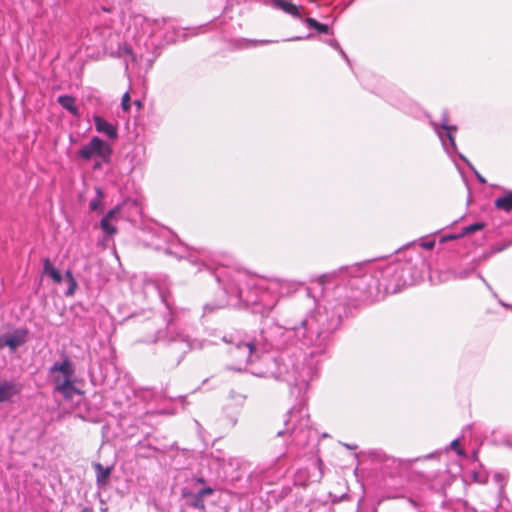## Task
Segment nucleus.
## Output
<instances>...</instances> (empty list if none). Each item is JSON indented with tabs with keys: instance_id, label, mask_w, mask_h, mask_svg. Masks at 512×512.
I'll list each match as a JSON object with an SVG mask.
<instances>
[{
	"instance_id": "nucleus-1",
	"label": "nucleus",
	"mask_w": 512,
	"mask_h": 512,
	"mask_svg": "<svg viewBox=\"0 0 512 512\" xmlns=\"http://www.w3.org/2000/svg\"><path fill=\"white\" fill-rule=\"evenodd\" d=\"M111 154L110 146L99 137H93L88 144L78 151V156L86 161H89L94 156H98L103 161L108 162Z\"/></svg>"
},
{
	"instance_id": "nucleus-2",
	"label": "nucleus",
	"mask_w": 512,
	"mask_h": 512,
	"mask_svg": "<svg viewBox=\"0 0 512 512\" xmlns=\"http://www.w3.org/2000/svg\"><path fill=\"white\" fill-rule=\"evenodd\" d=\"M22 390V386L19 383L13 381H1L0 382V403L9 401L12 397L19 394Z\"/></svg>"
},
{
	"instance_id": "nucleus-3",
	"label": "nucleus",
	"mask_w": 512,
	"mask_h": 512,
	"mask_svg": "<svg viewBox=\"0 0 512 512\" xmlns=\"http://www.w3.org/2000/svg\"><path fill=\"white\" fill-rule=\"evenodd\" d=\"M93 121L95 124V128L98 132L106 134L109 138L117 137V129L115 126L107 122L104 118L100 116H94Z\"/></svg>"
},
{
	"instance_id": "nucleus-4",
	"label": "nucleus",
	"mask_w": 512,
	"mask_h": 512,
	"mask_svg": "<svg viewBox=\"0 0 512 512\" xmlns=\"http://www.w3.org/2000/svg\"><path fill=\"white\" fill-rule=\"evenodd\" d=\"M26 338V330H16L12 334H7V347L11 351H15L19 346L23 345L26 342Z\"/></svg>"
},
{
	"instance_id": "nucleus-5",
	"label": "nucleus",
	"mask_w": 512,
	"mask_h": 512,
	"mask_svg": "<svg viewBox=\"0 0 512 512\" xmlns=\"http://www.w3.org/2000/svg\"><path fill=\"white\" fill-rule=\"evenodd\" d=\"M275 6L285 13L297 18H301L302 11H304L302 6H297L288 0H275Z\"/></svg>"
},
{
	"instance_id": "nucleus-6",
	"label": "nucleus",
	"mask_w": 512,
	"mask_h": 512,
	"mask_svg": "<svg viewBox=\"0 0 512 512\" xmlns=\"http://www.w3.org/2000/svg\"><path fill=\"white\" fill-rule=\"evenodd\" d=\"M119 213V207H115L114 209L110 210L107 215L101 220L100 226L102 230L109 236L114 235L117 232V228L112 225V220L114 219L115 215Z\"/></svg>"
},
{
	"instance_id": "nucleus-7",
	"label": "nucleus",
	"mask_w": 512,
	"mask_h": 512,
	"mask_svg": "<svg viewBox=\"0 0 512 512\" xmlns=\"http://www.w3.org/2000/svg\"><path fill=\"white\" fill-rule=\"evenodd\" d=\"M58 103L74 116H79V110L76 106V99L70 95H61L58 97Z\"/></svg>"
},
{
	"instance_id": "nucleus-8",
	"label": "nucleus",
	"mask_w": 512,
	"mask_h": 512,
	"mask_svg": "<svg viewBox=\"0 0 512 512\" xmlns=\"http://www.w3.org/2000/svg\"><path fill=\"white\" fill-rule=\"evenodd\" d=\"M51 372H60L65 378H71L74 371L71 362L65 359L62 363H55L51 367Z\"/></svg>"
},
{
	"instance_id": "nucleus-9",
	"label": "nucleus",
	"mask_w": 512,
	"mask_h": 512,
	"mask_svg": "<svg viewBox=\"0 0 512 512\" xmlns=\"http://www.w3.org/2000/svg\"><path fill=\"white\" fill-rule=\"evenodd\" d=\"M496 208L509 212L512 210V191L505 193L494 202Z\"/></svg>"
},
{
	"instance_id": "nucleus-10",
	"label": "nucleus",
	"mask_w": 512,
	"mask_h": 512,
	"mask_svg": "<svg viewBox=\"0 0 512 512\" xmlns=\"http://www.w3.org/2000/svg\"><path fill=\"white\" fill-rule=\"evenodd\" d=\"M43 273L49 275L55 283H61L62 281L60 272L52 265L48 258L43 261Z\"/></svg>"
},
{
	"instance_id": "nucleus-11",
	"label": "nucleus",
	"mask_w": 512,
	"mask_h": 512,
	"mask_svg": "<svg viewBox=\"0 0 512 512\" xmlns=\"http://www.w3.org/2000/svg\"><path fill=\"white\" fill-rule=\"evenodd\" d=\"M94 468L97 472V474H96L97 482L105 483L108 480L112 469L110 467L104 468L100 463L94 464Z\"/></svg>"
},
{
	"instance_id": "nucleus-12",
	"label": "nucleus",
	"mask_w": 512,
	"mask_h": 512,
	"mask_svg": "<svg viewBox=\"0 0 512 512\" xmlns=\"http://www.w3.org/2000/svg\"><path fill=\"white\" fill-rule=\"evenodd\" d=\"M305 22L309 27L316 29L319 33L326 34L328 33V26L326 24H322L315 20L314 18H306Z\"/></svg>"
},
{
	"instance_id": "nucleus-13",
	"label": "nucleus",
	"mask_w": 512,
	"mask_h": 512,
	"mask_svg": "<svg viewBox=\"0 0 512 512\" xmlns=\"http://www.w3.org/2000/svg\"><path fill=\"white\" fill-rule=\"evenodd\" d=\"M484 227H485V224L481 223V222H477V223L471 224L469 226H466V227L462 228L460 236H465V235H468V234H472V233H474L476 231L482 230Z\"/></svg>"
},
{
	"instance_id": "nucleus-14",
	"label": "nucleus",
	"mask_w": 512,
	"mask_h": 512,
	"mask_svg": "<svg viewBox=\"0 0 512 512\" xmlns=\"http://www.w3.org/2000/svg\"><path fill=\"white\" fill-rule=\"evenodd\" d=\"M72 386L71 378H64L63 381L56 379V390L65 393Z\"/></svg>"
},
{
	"instance_id": "nucleus-15",
	"label": "nucleus",
	"mask_w": 512,
	"mask_h": 512,
	"mask_svg": "<svg viewBox=\"0 0 512 512\" xmlns=\"http://www.w3.org/2000/svg\"><path fill=\"white\" fill-rule=\"evenodd\" d=\"M192 507H195L200 510L205 509V504L202 497H199L198 494L193 495V501L190 503Z\"/></svg>"
},
{
	"instance_id": "nucleus-16",
	"label": "nucleus",
	"mask_w": 512,
	"mask_h": 512,
	"mask_svg": "<svg viewBox=\"0 0 512 512\" xmlns=\"http://www.w3.org/2000/svg\"><path fill=\"white\" fill-rule=\"evenodd\" d=\"M121 107L124 112H128L130 110V94L128 92L122 96Z\"/></svg>"
},
{
	"instance_id": "nucleus-17",
	"label": "nucleus",
	"mask_w": 512,
	"mask_h": 512,
	"mask_svg": "<svg viewBox=\"0 0 512 512\" xmlns=\"http://www.w3.org/2000/svg\"><path fill=\"white\" fill-rule=\"evenodd\" d=\"M97 193H98V197L96 199H93L90 202V209L91 210H96L101 205L102 194H101L100 190H97Z\"/></svg>"
},
{
	"instance_id": "nucleus-18",
	"label": "nucleus",
	"mask_w": 512,
	"mask_h": 512,
	"mask_svg": "<svg viewBox=\"0 0 512 512\" xmlns=\"http://www.w3.org/2000/svg\"><path fill=\"white\" fill-rule=\"evenodd\" d=\"M214 492V489L211 488V487H207V488H204V489H201L200 491H198L196 494L199 495V497H206V496H209L211 494H213Z\"/></svg>"
},
{
	"instance_id": "nucleus-19",
	"label": "nucleus",
	"mask_w": 512,
	"mask_h": 512,
	"mask_svg": "<svg viewBox=\"0 0 512 512\" xmlns=\"http://www.w3.org/2000/svg\"><path fill=\"white\" fill-rule=\"evenodd\" d=\"M76 288H77L76 280L70 281L69 282V288H68V290L66 292V295L67 296H72L75 293Z\"/></svg>"
},
{
	"instance_id": "nucleus-20",
	"label": "nucleus",
	"mask_w": 512,
	"mask_h": 512,
	"mask_svg": "<svg viewBox=\"0 0 512 512\" xmlns=\"http://www.w3.org/2000/svg\"><path fill=\"white\" fill-rule=\"evenodd\" d=\"M451 448L453 450H455L459 455L463 454V451L461 449H459V441L458 440L452 441Z\"/></svg>"
},
{
	"instance_id": "nucleus-21",
	"label": "nucleus",
	"mask_w": 512,
	"mask_h": 512,
	"mask_svg": "<svg viewBox=\"0 0 512 512\" xmlns=\"http://www.w3.org/2000/svg\"><path fill=\"white\" fill-rule=\"evenodd\" d=\"M244 346L248 349L249 356H251L256 351V346L252 342L246 343Z\"/></svg>"
},
{
	"instance_id": "nucleus-22",
	"label": "nucleus",
	"mask_w": 512,
	"mask_h": 512,
	"mask_svg": "<svg viewBox=\"0 0 512 512\" xmlns=\"http://www.w3.org/2000/svg\"><path fill=\"white\" fill-rule=\"evenodd\" d=\"M422 246L425 248V249H428V250H431L434 248L435 246V242L434 241H430V242H424L422 244Z\"/></svg>"
},
{
	"instance_id": "nucleus-23",
	"label": "nucleus",
	"mask_w": 512,
	"mask_h": 512,
	"mask_svg": "<svg viewBox=\"0 0 512 512\" xmlns=\"http://www.w3.org/2000/svg\"><path fill=\"white\" fill-rule=\"evenodd\" d=\"M6 341H7V334L0 336V349L7 347Z\"/></svg>"
},
{
	"instance_id": "nucleus-24",
	"label": "nucleus",
	"mask_w": 512,
	"mask_h": 512,
	"mask_svg": "<svg viewBox=\"0 0 512 512\" xmlns=\"http://www.w3.org/2000/svg\"><path fill=\"white\" fill-rule=\"evenodd\" d=\"M65 276H66V278L68 279V281H69V282H70V281L75 280V278H74V276H73L72 272H71V271H69V270H68V271H66Z\"/></svg>"
},
{
	"instance_id": "nucleus-25",
	"label": "nucleus",
	"mask_w": 512,
	"mask_h": 512,
	"mask_svg": "<svg viewBox=\"0 0 512 512\" xmlns=\"http://www.w3.org/2000/svg\"><path fill=\"white\" fill-rule=\"evenodd\" d=\"M460 237H461L460 234H458V235H450V236H447L445 239L452 240V239H458Z\"/></svg>"
},
{
	"instance_id": "nucleus-26",
	"label": "nucleus",
	"mask_w": 512,
	"mask_h": 512,
	"mask_svg": "<svg viewBox=\"0 0 512 512\" xmlns=\"http://www.w3.org/2000/svg\"><path fill=\"white\" fill-rule=\"evenodd\" d=\"M134 104H135L139 109H141V108H142V103H141V101L136 100V101H134Z\"/></svg>"
},
{
	"instance_id": "nucleus-27",
	"label": "nucleus",
	"mask_w": 512,
	"mask_h": 512,
	"mask_svg": "<svg viewBox=\"0 0 512 512\" xmlns=\"http://www.w3.org/2000/svg\"><path fill=\"white\" fill-rule=\"evenodd\" d=\"M196 481H197V483H199V484H204V483H205V480H204V478H202V477L198 478Z\"/></svg>"
}]
</instances>
